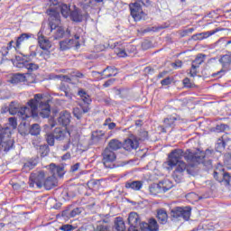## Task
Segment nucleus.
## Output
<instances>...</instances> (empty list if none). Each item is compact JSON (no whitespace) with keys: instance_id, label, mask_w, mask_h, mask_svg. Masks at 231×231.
Returning a JSON list of instances; mask_svg holds the SVG:
<instances>
[{"instance_id":"nucleus-49","label":"nucleus","mask_w":231,"mask_h":231,"mask_svg":"<svg viewBox=\"0 0 231 231\" xmlns=\"http://www.w3.org/2000/svg\"><path fill=\"white\" fill-rule=\"evenodd\" d=\"M183 84L185 88H192V84L190 83V79L186 78L183 79Z\"/></svg>"},{"instance_id":"nucleus-53","label":"nucleus","mask_w":231,"mask_h":231,"mask_svg":"<svg viewBox=\"0 0 231 231\" xmlns=\"http://www.w3.org/2000/svg\"><path fill=\"white\" fill-rule=\"evenodd\" d=\"M14 41H11L9 42L7 47H3L4 53H6V51L8 53V51L12 48V44H14Z\"/></svg>"},{"instance_id":"nucleus-43","label":"nucleus","mask_w":231,"mask_h":231,"mask_svg":"<svg viewBox=\"0 0 231 231\" xmlns=\"http://www.w3.org/2000/svg\"><path fill=\"white\" fill-rule=\"evenodd\" d=\"M82 209L79 208H76L74 209H72L69 213V217H75L76 216H79V214H81Z\"/></svg>"},{"instance_id":"nucleus-37","label":"nucleus","mask_w":231,"mask_h":231,"mask_svg":"<svg viewBox=\"0 0 231 231\" xmlns=\"http://www.w3.org/2000/svg\"><path fill=\"white\" fill-rule=\"evenodd\" d=\"M45 140H46L48 145H50L51 147H53V145H55V140H56L55 134H53V133L46 134Z\"/></svg>"},{"instance_id":"nucleus-28","label":"nucleus","mask_w":231,"mask_h":231,"mask_svg":"<svg viewBox=\"0 0 231 231\" xmlns=\"http://www.w3.org/2000/svg\"><path fill=\"white\" fill-rule=\"evenodd\" d=\"M158 184L162 193L171 190L172 188V182L170 180H162Z\"/></svg>"},{"instance_id":"nucleus-27","label":"nucleus","mask_w":231,"mask_h":231,"mask_svg":"<svg viewBox=\"0 0 231 231\" xmlns=\"http://www.w3.org/2000/svg\"><path fill=\"white\" fill-rule=\"evenodd\" d=\"M226 135H223L221 138L217 140V143L215 146L217 152H223L225 151V147H226V143L225 142Z\"/></svg>"},{"instance_id":"nucleus-58","label":"nucleus","mask_w":231,"mask_h":231,"mask_svg":"<svg viewBox=\"0 0 231 231\" xmlns=\"http://www.w3.org/2000/svg\"><path fill=\"white\" fill-rule=\"evenodd\" d=\"M79 167H80V163H76L73 166H71L72 172H77V171H79Z\"/></svg>"},{"instance_id":"nucleus-18","label":"nucleus","mask_w":231,"mask_h":231,"mask_svg":"<svg viewBox=\"0 0 231 231\" xmlns=\"http://www.w3.org/2000/svg\"><path fill=\"white\" fill-rule=\"evenodd\" d=\"M217 29L215 31H208L200 33L194 34L191 39L193 41H203V39H208L211 35H214V33H217Z\"/></svg>"},{"instance_id":"nucleus-4","label":"nucleus","mask_w":231,"mask_h":231,"mask_svg":"<svg viewBox=\"0 0 231 231\" xmlns=\"http://www.w3.org/2000/svg\"><path fill=\"white\" fill-rule=\"evenodd\" d=\"M79 97H80L82 102L84 104H79V107H75L73 109V115L78 119L80 120L82 118V115L88 113L89 105L91 104V97L88 96V92L83 88H79L78 91Z\"/></svg>"},{"instance_id":"nucleus-48","label":"nucleus","mask_w":231,"mask_h":231,"mask_svg":"<svg viewBox=\"0 0 231 231\" xmlns=\"http://www.w3.org/2000/svg\"><path fill=\"white\" fill-rule=\"evenodd\" d=\"M40 57H42L45 60H48L50 59V51H44L40 53Z\"/></svg>"},{"instance_id":"nucleus-42","label":"nucleus","mask_w":231,"mask_h":231,"mask_svg":"<svg viewBox=\"0 0 231 231\" xmlns=\"http://www.w3.org/2000/svg\"><path fill=\"white\" fill-rule=\"evenodd\" d=\"M77 227H75L74 226L72 225H69V224H65V225H62L60 227V230L61 231H73L75 230Z\"/></svg>"},{"instance_id":"nucleus-6","label":"nucleus","mask_w":231,"mask_h":231,"mask_svg":"<svg viewBox=\"0 0 231 231\" xmlns=\"http://www.w3.org/2000/svg\"><path fill=\"white\" fill-rule=\"evenodd\" d=\"M192 208L190 207L186 208H175L171 209V216L174 219H184V221H189L190 219V212Z\"/></svg>"},{"instance_id":"nucleus-50","label":"nucleus","mask_w":231,"mask_h":231,"mask_svg":"<svg viewBox=\"0 0 231 231\" xmlns=\"http://www.w3.org/2000/svg\"><path fill=\"white\" fill-rule=\"evenodd\" d=\"M171 78H166L161 81L162 86H169L171 84Z\"/></svg>"},{"instance_id":"nucleus-20","label":"nucleus","mask_w":231,"mask_h":231,"mask_svg":"<svg viewBox=\"0 0 231 231\" xmlns=\"http://www.w3.org/2000/svg\"><path fill=\"white\" fill-rule=\"evenodd\" d=\"M124 147V143L122 142L118 141V139H112L109 141L107 147L110 149V151H118L119 149H122Z\"/></svg>"},{"instance_id":"nucleus-21","label":"nucleus","mask_w":231,"mask_h":231,"mask_svg":"<svg viewBox=\"0 0 231 231\" xmlns=\"http://www.w3.org/2000/svg\"><path fill=\"white\" fill-rule=\"evenodd\" d=\"M55 185H57V178L53 175L45 179L43 183V187L46 190H51V188L55 187Z\"/></svg>"},{"instance_id":"nucleus-16","label":"nucleus","mask_w":231,"mask_h":231,"mask_svg":"<svg viewBox=\"0 0 231 231\" xmlns=\"http://www.w3.org/2000/svg\"><path fill=\"white\" fill-rule=\"evenodd\" d=\"M58 122L60 125H69L71 122V114L68 111L60 112V116L58 117Z\"/></svg>"},{"instance_id":"nucleus-10","label":"nucleus","mask_w":231,"mask_h":231,"mask_svg":"<svg viewBox=\"0 0 231 231\" xmlns=\"http://www.w3.org/2000/svg\"><path fill=\"white\" fill-rule=\"evenodd\" d=\"M128 225H130L128 231H138V226L141 227L140 217L138 214L132 212L128 217Z\"/></svg>"},{"instance_id":"nucleus-31","label":"nucleus","mask_w":231,"mask_h":231,"mask_svg":"<svg viewBox=\"0 0 231 231\" xmlns=\"http://www.w3.org/2000/svg\"><path fill=\"white\" fill-rule=\"evenodd\" d=\"M114 228L116 231H125V223L121 217H116L114 225Z\"/></svg>"},{"instance_id":"nucleus-62","label":"nucleus","mask_w":231,"mask_h":231,"mask_svg":"<svg viewBox=\"0 0 231 231\" xmlns=\"http://www.w3.org/2000/svg\"><path fill=\"white\" fill-rule=\"evenodd\" d=\"M173 68H181V60H177L176 63H172Z\"/></svg>"},{"instance_id":"nucleus-12","label":"nucleus","mask_w":231,"mask_h":231,"mask_svg":"<svg viewBox=\"0 0 231 231\" xmlns=\"http://www.w3.org/2000/svg\"><path fill=\"white\" fill-rule=\"evenodd\" d=\"M94 77H97V75H101V79H109L111 77H116V74L118 73L116 71V69L113 67H106L102 72L98 71H93L92 72Z\"/></svg>"},{"instance_id":"nucleus-11","label":"nucleus","mask_w":231,"mask_h":231,"mask_svg":"<svg viewBox=\"0 0 231 231\" xmlns=\"http://www.w3.org/2000/svg\"><path fill=\"white\" fill-rule=\"evenodd\" d=\"M220 64H222V69L215 74H213V77H216L217 75H221V73H225V69H229L231 66V55L226 54L223 55L219 60Z\"/></svg>"},{"instance_id":"nucleus-60","label":"nucleus","mask_w":231,"mask_h":231,"mask_svg":"<svg viewBox=\"0 0 231 231\" xmlns=\"http://www.w3.org/2000/svg\"><path fill=\"white\" fill-rule=\"evenodd\" d=\"M6 55H8V51L5 52H0V65L3 64V60H5V59L3 57H6Z\"/></svg>"},{"instance_id":"nucleus-52","label":"nucleus","mask_w":231,"mask_h":231,"mask_svg":"<svg viewBox=\"0 0 231 231\" xmlns=\"http://www.w3.org/2000/svg\"><path fill=\"white\" fill-rule=\"evenodd\" d=\"M61 97H66L69 100H71V98H73V95H71V93L67 91H64L63 94H60Z\"/></svg>"},{"instance_id":"nucleus-35","label":"nucleus","mask_w":231,"mask_h":231,"mask_svg":"<svg viewBox=\"0 0 231 231\" xmlns=\"http://www.w3.org/2000/svg\"><path fill=\"white\" fill-rule=\"evenodd\" d=\"M176 165H177V167L174 171H175V176H176V174H183V172H185V171L187 170V164L183 161H180Z\"/></svg>"},{"instance_id":"nucleus-1","label":"nucleus","mask_w":231,"mask_h":231,"mask_svg":"<svg viewBox=\"0 0 231 231\" xmlns=\"http://www.w3.org/2000/svg\"><path fill=\"white\" fill-rule=\"evenodd\" d=\"M28 106L21 107L19 103L13 101L7 107L10 115H17L22 120H26L33 116H42V118H48L51 109L50 108V100L44 98L42 94L34 95V98L29 100Z\"/></svg>"},{"instance_id":"nucleus-38","label":"nucleus","mask_w":231,"mask_h":231,"mask_svg":"<svg viewBox=\"0 0 231 231\" xmlns=\"http://www.w3.org/2000/svg\"><path fill=\"white\" fill-rule=\"evenodd\" d=\"M230 180L229 172L220 171V181H225L226 185H230Z\"/></svg>"},{"instance_id":"nucleus-57","label":"nucleus","mask_w":231,"mask_h":231,"mask_svg":"<svg viewBox=\"0 0 231 231\" xmlns=\"http://www.w3.org/2000/svg\"><path fill=\"white\" fill-rule=\"evenodd\" d=\"M141 136H142V137H140L139 140H142V141L147 140L148 133L145 132V131H143V132L141 133Z\"/></svg>"},{"instance_id":"nucleus-23","label":"nucleus","mask_w":231,"mask_h":231,"mask_svg":"<svg viewBox=\"0 0 231 231\" xmlns=\"http://www.w3.org/2000/svg\"><path fill=\"white\" fill-rule=\"evenodd\" d=\"M18 68H26L28 71H36V69H39V65L32 63V62H19L17 65Z\"/></svg>"},{"instance_id":"nucleus-26","label":"nucleus","mask_w":231,"mask_h":231,"mask_svg":"<svg viewBox=\"0 0 231 231\" xmlns=\"http://www.w3.org/2000/svg\"><path fill=\"white\" fill-rule=\"evenodd\" d=\"M143 185V184L140 180H130L125 183V189H132V190H140Z\"/></svg>"},{"instance_id":"nucleus-54","label":"nucleus","mask_w":231,"mask_h":231,"mask_svg":"<svg viewBox=\"0 0 231 231\" xmlns=\"http://www.w3.org/2000/svg\"><path fill=\"white\" fill-rule=\"evenodd\" d=\"M72 77H77L78 79H84V74L79 71L73 72Z\"/></svg>"},{"instance_id":"nucleus-32","label":"nucleus","mask_w":231,"mask_h":231,"mask_svg":"<svg viewBox=\"0 0 231 231\" xmlns=\"http://www.w3.org/2000/svg\"><path fill=\"white\" fill-rule=\"evenodd\" d=\"M21 82H26V76L24 74H14L12 77L11 83L12 84H19Z\"/></svg>"},{"instance_id":"nucleus-45","label":"nucleus","mask_w":231,"mask_h":231,"mask_svg":"<svg viewBox=\"0 0 231 231\" xmlns=\"http://www.w3.org/2000/svg\"><path fill=\"white\" fill-rule=\"evenodd\" d=\"M8 120L9 125H11L13 129H17V119H15V117H10Z\"/></svg>"},{"instance_id":"nucleus-24","label":"nucleus","mask_w":231,"mask_h":231,"mask_svg":"<svg viewBox=\"0 0 231 231\" xmlns=\"http://www.w3.org/2000/svg\"><path fill=\"white\" fill-rule=\"evenodd\" d=\"M157 219L161 223V225L167 224L169 219V215H167V211L165 209H159L157 211Z\"/></svg>"},{"instance_id":"nucleus-36","label":"nucleus","mask_w":231,"mask_h":231,"mask_svg":"<svg viewBox=\"0 0 231 231\" xmlns=\"http://www.w3.org/2000/svg\"><path fill=\"white\" fill-rule=\"evenodd\" d=\"M59 8L61 12V15H63V17L67 18L69 16V14L71 12V9H69V7L68 6V5L66 4H61L59 5Z\"/></svg>"},{"instance_id":"nucleus-44","label":"nucleus","mask_w":231,"mask_h":231,"mask_svg":"<svg viewBox=\"0 0 231 231\" xmlns=\"http://www.w3.org/2000/svg\"><path fill=\"white\" fill-rule=\"evenodd\" d=\"M186 198H190L193 201H199V199H202L201 197L198 196L196 193L191 192L189 193Z\"/></svg>"},{"instance_id":"nucleus-22","label":"nucleus","mask_w":231,"mask_h":231,"mask_svg":"<svg viewBox=\"0 0 231 231\" xmlns=\"http://www.w3.org/2000/svg\"><path fill=\"white\" fill-rule=\"evenodd\" d=\"M52 133L54 134L55 139L60 141L64 140V138L69 134V132L62 128H55Z\"/></svg>"},{"instance_id":"nucleus-7","label":"nucleus","mask_w":231,"mask_h":231,"mask_svg":"<svg viewBox=\"0 0 231 231\" xmlns=\"http://www.w3.org/2000/svg\"><path fill=\"white\" fill-rule=\"evenodd\" d=\"M45 174L44 171H39L37 173H32L29 180L30 187H36L38 189H42L45 181Z\"/></svg>"},{"instance_id":"nucleus-3","label":"nucleus","mask_w":231,"mask_h":231,"mask_svg":"<svg viewBox=\"0 0 231 231\" xmlns=\"http://www.w3.org/2000/svg\"><path fill=\"white\" fill-rule=\"evenodd\" d=\"M47 14L51 17L49 26L51 32H53V40L59 41V39H62L66 34V31H64L62 26H59V24H60V14L53 8L48 9Z\"/></svg>"},{"instance_id":"nucleus-5","label":"nucleus","mask_w":231,"mask_h":231,"mask_svg":"<svg viewBox=\"0 0 231 231\" xmlns=\"http://www.w3.org/2000/svg\"><path fill=\"white\" fill-rule=\"evenodd\" d=\"M11 131L8 127L0 129V152L5 151L8 152L14 147V141L10 139Z\"/></svg>"},{"instance_id":"nucleus-25","label":"nucleus","mask_w":231,"mask_h":231,"mask_svg":"<svg viewBox=\"0 0 231 231\" xmlns=\"http://www.w3.org/2000/svg\"><path fill=\"white\" fill-rule=\"evenodd\" d=\"M73 44H75V40L73 39L64 40L60 42V49L61 51H66V50H69L70 48H73Z\"/></svg>"},{"instance_id":"nucleus-40","label":"nucleus","mask_w":231,"mask_h":231,"mask_svg":"<svg viewBox=\"0 0 231 231\" xmlns=\"http://www.w3.org/2000/svg\"><path fill=\"white\" fill-rule=\"evenodd\" d=\"M30 134L32 136H37V134H41V126L37 124L32 125L30 129Z\"/></svg>"},{"instance_id":"nucleus-30","label":"nucleus","mask_w":231,"mask_h":231,"mask_svg":"<svg viewBox=\"0 0 231 231\" xmlns=\"http://www.w3.org/2000/svg\"><path fill=\"white\" fill-rule=\"evenodd\" d=\"M30 37H32V34H28V33H22L16 40V46L14 47L16 50H19V48H21V44H23V42H24V41H28V39H30Z\"/></svg>"},{"instance_id":"nucleus-17","label":"nucleus","mask_w":231,"mask_h":231,"mask_svg":"<svg viewBox=\"0 0 231 231\" xmlns=\"http://www.w3.org/2000/svg\"><path fill=\"white\" fill-rule=\"evenodd\" d=\"M140 145V143L138 142V139H126L125 141V143L123 144V147L125 151H133V149H138Z\"/></svg>"},{"instance_id":"nucleus-8","label":"nucleus","mask_w":231,"mask_h":231,"mask_svg":"<svg viewBox=\"0 0 231 231\" xmlns=\"http://www.w3.org/2000/svg\"><path fill=\"white\" fill-rule=\"evenodd\" d=\"M130 12L134 21H142V19H145L146 14L142 10V5L139 2L130 5Z\"/></svg>"},{"instance_id":"nucleus-61","label":"nucleus","mask_w":231,"mask_h":231,"mask_svg":"<svg viewBox=\"0 0 231 231\" xmlns=\"http://www.w3.org/2000/svg\"><path fill=\"white\" fill-rule=\"evenodd\" d=\"M71 158V153L67 152L62 157L61 160H69Z\"/></svg>"},{"instance_id":"nucleus-63","label":"nucleus","mask_w":231,"mask_h":231,"mask_svg":"<svg viewBox=\"0 0 231 231\" xmlns=\"http://www.w3.org/2000/svg\"><path fill=\"white\" fill-rule=\"evenodd\" d=\"M71 143V141H69L68 143L63 145L62 151H68L69 149V144Z\"/></svg>"},{"instance_id":"nucleus-19","label":"nucleus","mask_w":231,"mask_h":231,"mask_svg":"<svg viewBox=\"0 0 231 231\" xmlns=\"http://www.w3.org/2000/svg\"><path fill=\"white\" fill-rule=\"evenodd\" d=\"M50 171L52 173V176H60V178H62L64 176V167L57 166L55 163L50 164Z\"/></svg>"},{"instance_id":"nucleus-34","label":"nucleus","mask_w":231,"mask_h":231,"mask_svg":"<svg viewBox=\"0 0 231 231\" xmlns=\"http://www.w3.org/2000/svg\"><path fill=\"white\" fill-rule=\"evenodd\" d=\"M162 189L160 188V184L153 183L149 187V192L152 196H156L157 194H162Z\"/></svg>"},{"instance_id":"nucleus-64","label":"nucleus","mask_w":231,"mask_h":231,"mask_svg":"<svg viewBox=\"0 0 231 231\" xmlns=\"http://www.w3.org/2000/svg\"><path fill=\"white\" fill-rule=\"evenodd\" d=\"M225 164L227 166V168L231 169V158L227 159L225 162Z\"/></svg>"},{"instance_id":"nucleus-2","label":"nucleus","mask_w":231,"mask_h":231,"mask_svg":"<svg viewBox=\"0 0 231 231\" xmlns=\"http://www.w3.org/2000/svg\"><path fill=\"white\" fill-rule=\"evenodd\" d=\"M183 157L188 163H190V165L194 167V165H198V163H203V160H205V152H192L190 150H188L184 153L183 150L175 149L169 153L168 161L164 163V165H168L170 169H172V167H176L180 162H182L181 158Z\"/></svg>"},{"instance_id":"nucleus-29","label":"nucleus","mask_w":231,"mask_h":231,"mask_svg":"<svg viewBox=\"0 0 231 231\" xmlns=\"http://www.w3.org/2000/svg\"><path fill=\"white\" fill-rule=\"evenodd\" d=\"M70 17L75 23H82V20L84 19V17L82 16V13L79 9H75L74 11H72L70 13Z\"/></svg>"},{"instance_id":"nucleus-15","label":"nucleus","mask_w":231,"mask_h":231,"mask_svg":"<svg viewBox=\"0 0 231 231\" xmlns=\"http://www.w3.org/2000/svg\"><path fill=\"white\" fill-rule=\"evenodd\" d=\"M205 62V54H199L196 59L193 60V63L191 65L190 69V75L191 77H195L196 75V69L201 66V63Z\"/></svg>"},{"instance_id":"nucleus-46","label":"nucleus","mask_w":231,"mask_h":231,"mask_svg":"<svg viewBox=\"0 0 231 231\" xmlns=\"http://www.w3.org/2000/svg\"><path fill=\"white\" fill-rule=\"evenodd\" d=\"M97 231H111V227H109V226H106V225L99 224V225L97 226Z\"/></svg>"},{"instance_id":"nucleus-33","label":"nucleus","mask_w":231,"mask_h":231,"mask_svg":"<svg viewBox=\"0 0 231 231\" xmlns=\"http://www.w3.org/2000/svg\"><path fill=\"white\" fill-rule=\"evenodd\" d=\"M38 163L39 159H31L30 161L24 163L23 168L26 169V171H32V169H35Z\"/></svg>"},{"instance_id":"nucleus-14","label":"nucleus","mask_w":231,"mask_h":231,"mask_svg":"<svg viewBox=\"0 0 231 231\" xmlns=\"http://www.w3.org/2000/svg\"><path fill=\"white\" fill-rule=\"evenodd\" d=\"M38 44L44 51H48L51 48V42L44 35H42L41 32L38 33Z\"/></svg>"},{"instance_id":"nucleus-47","label":"nucleus","mask_w":231,"mask_h":231,"mask_svg":"<svg viewBox=\"0 0 231 231\" xmlns=\"http://www.w3.org/2000/svg\"><path fill=\"white\" fill-rule=\"evenodd\" d=\"M175 174H176V176H175ZM172 176H173V179L175 180V181L177 183H180L181 182V178L183 176L182 173H176V171H174Z\"/></svg>"},{"instance_id":"nucleus-13","label":"nucleus","mask_w":231,"mask_h":231,"mask_svg":"<svg viewBox=\"0 0 231 231\" xmlns=\"http://www.w3.org/2000/svg\"><path fill=\"white\" fill-rule=\"evenodd\" d=\"M141 231H160L158 222L154 218H151L148 223L143 222Z\"/></svg>"},{"instance_id":"nucleus-56","label":"nucleus","mask_w":231,"mask_h":231,"mask_svg":"<svg viewBox=\"0 0 231 231\" xmlns=\"http://www.w3.org/2000/svg\"><path fill=\"white\" fill-rule=\"evenodd\" d=\"M115 82V79H108L107 81H106L105 83H104V88H109V86H111V84H113Z\"/></svg>"},{"instance_id":"nucleus-9","label":"nucleus","mask_w":231,"mask_h":231,"mask_svg":"<svg viewBox=\"0 0 231 231\" xmlns=\"http://www.w3.org/2000/svg\"><path fill=\"white\" fill-rule=\"evenodd\" d=\"M102 162L105 167H111L108 163H113V162L116 161V153L110 150L109 148H105L102 152Z\"/></svg>"},{"instance_id":"nucleus-55","label":"nucleus","mask_w":231,"mask_h":231,"mask_svg":"<svg viewBox=\"0 0 231 231\" xmlns=\"http://www.w3.org/2000/svg\"><path fill=\"white\" fill-rule=\"evenodd\" d=\"M116 53L118 57H127V53L125 50H119Z\"/></svg>"},{"instance_id":"nucleus-41","label":"nucleus","mask_w":231,"mask_h":231,"mask_svg":"<svg viewBox=\"0 0 231 231\" xmlns=\"http://www.w3.org/2000/svg\"><path fill=\"white\" fill-rule=\"evenodd\" d=\"M176 120H178V118L174 117V116H170L164 119V125L165 127H172V125H174V122H176Z\"/></svg>"},{"instance_id":"nucleus-51","label":"nucleus","mask_w":231,"mask_h":231,"mask_svg":"<svg viewBox=\"0 0 231 231\" xmlns=\"http://www.w3.org/2000/svg\"><path fill=\"white\" fill-rule=\"evenodd\" d=\"M221 171H214L213 176L217 181H221Z\"/></svg>"},{"instance_id":"nucleus-39","label":"nucleus","mask_w":231,"mask_h":231,"mask_svg":"<svg viewBox=\"0 0 231 231\" xmlns=\"http://www.w3.org/2000/svg\"><path fill=\"white\" fill-rule=\"evenodd\" d=\"M40 153L42 158H44L50 154V147L48 144L40 145Z\"/></svg>"},{"instance_id":"nucleus-59","label":"nucleus","mask_w":231,"mask_h":231,"mask_svg":"<svg viewBox=\"0 0 231 231\" xmlns=\"http://www.w3.org/2000/svg\"><path fill=\"white\" fill-rule=\"evenodd\" d=\"M58 79H63V80H65V82H71V79H69V77H68L66 75L58 76Z\"/></svg>"}]
</instances>
